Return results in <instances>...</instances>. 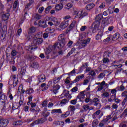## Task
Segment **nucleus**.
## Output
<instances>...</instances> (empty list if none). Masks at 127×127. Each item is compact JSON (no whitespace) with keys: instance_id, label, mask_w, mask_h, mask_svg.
<instances>
[{"instance_id":"1","label":"nucleus","mask_w":127,"mask_h":127,"mask_svg":"<svg viewBox=\"0 0 127 127\" xmlns=\"http://www.w3.org/2000/svg\"><path fill=\"white\" fill-rule=\"evenodd\" d=\"M58 40L62 42V45H61V43H60L55 44L52 47V50H55L57 47L59 48V46H60L61 48H62V47L65 45L66 43V42L65 41V35L64 34H60L58 37Z\"/></svg>"},{"instance_id":"2","label":"nucleus","mask_w":127,"mask_h":127,"mask_svg":"<svg viewBox=\"0 0 127 127\" xmlns=\"http://www.w3.org/2000/svg\"><path fill=\"white\" fill-rule=\"evenodd\" d=\"M103 14H99L98 15L96 16L95 17V20L96 21L94 23V29L93 31V32H94L95 30H98V28H99L100 24H101V21L100 20H102L103 19Z\"/></svg>"},{"instance_id":"3","label":"nucleus","mask_w":127,"mask_h":127,"mask_svg":"<svg viewBox=\"0 0 127 127\" xmlns=\"http://www.w3.org/2000/svg\"><path fill=\"white\" fill-rule=\"evenodd\" d=\"M41 37H42V34L41 33L37 34L35 36L34 40V43L35 44H41L43 42V39Z\"/></svg>"},{"instance_id":"4","label":"nucleus","mask_w":127,"mask_h":127,"mask_svg":"<svg viewBox=\"0 0 127 127\" xmlns=\"http://www.w3.org/2000/svg\"><path fill=\"white\" fill-rule=\"evenodd\" d=\"M69 25V20L64 21V22H62L59 27L57 28V30L59 31H62V30H64L66 27Z\"/></svg>"},{"instance_id":"5","label":"nucleus","mask_w":127,"mask_h":127,"mask_svg":"<svg viewBox=\"0 0 127 127\" xmlns=\"http://www.w3.org/2000/svg\"><path fill=\"white\" fill-rule=\"evenodd\" d=\"M29 101L27 103V105L28 106L31 105V108H38V106L36 105V103L35 102H32V96H30L28 98Z\"/></svg>"},{"instance_id":"6","label":"nucleus","mask_w":127,"mask_h":127,"mask_svg":"<svg viewBox=\"0 0 127 127\" xmlns=\"http://www.w3.org/2000/svg\"><path fill=\"white\" fill-rule=\"evenodd\" d=\"M48 20H49V21H52V22H53V23L54 24V25H55V26H58V25L60 24V22L58 21V20L57 19L56 17L53 16L49 17Z\"/></svg>"},{"instance_id":"7","label":"nucleus","mask_w":127,"mask_h":127,"mask_svg":"<svg viewBox=\"0 0 127 127\" xmlns=\"http://www.w3.org/2000/svg\"><path fill=\"white\" fill-rule=\"evenodd\" d=\"M88 13L85 10H81L79 12V15H77L75 16L76 18H83L84 16H87Z\"/></svg>"},{"instance_id":"8","label":"nucleus","mask_w":127,"mask_h":127,"mask_svg":"<svg viewBox=\"0 0 127 127\" xmlns=\"http://www.w3.org/2000/svg\"><path fill=\"white\" fill-rule=\"evenodd\" d=\"M111 53H109V52H105L104 54L103 62L104 64L109 63L110 62V60L108 59V57H109Z\"/></svg>"},{"instance_id":"9","label":"nucleus","mask_w":127,"mask_h":127,"mask_svg":"<svg viewBox=\"0 0 127 127\" xmlns=\"http://www.w3.org/2000/svg\"><path fill=\"white\" fill-rule=\"evenodd\" d=\"M9 124V120L7 119L0 120V127H6Z\"/></svg>"},{"instance_id":"10","label":"nucleus","mask_w":127,"mask_h":127,"mask_svg":"<svg viewBox=\"0 0 127 127\" xmlns=\"http://www.w3.org/2000/svg\"><path fill=\"white\" fill-rule=\"evenodd\" d=\"M60 3L55 6L56 10H60L63 8V3L66 1V0H60Z\"/></svg>"},{"instance_id":"11","label":"nucleus","mask_w":127,"mask_h":127,"mask_svg":"<svg viewBox=\"0 0 127 127\" xmlns=\"http://www.w3.org/2000/svg\"><path fill=\"white\" fill-rule=\"evenodd\" d=\"M111 38L113 41H120V39H122V37H121V35L117 32L114 34L113 36H111Z\"/></svg>"},{"instance_id":"12","label":"nucleus","mask_w":127,"mask_h":127,"mask_svg":"<svg viewBox=\"0 0 127 127\" xmlns=\"http://www.w3.org/2000/svg\"><path fill=\"white\" fill-rule=\"evenodd\" d=\"M45 122V120L43 118H42L41 119H38V120L35 121L33 122L30 125V127H33L35 125H38L39 124H42L43 123H44Z\"/></svg>"},{"instance_id":"13","label":"nucleus","mask_w":127,"mask_h":127,"mask_svg":"<svg viewBox=\"0 0 127 127\" xmlns=\"http://www.w3.org/2000/svg\"><path fill=\"white\" fill-rule=\"evenodd\" d=\"M11 81H12L13 86L15 87L17 84V81H18V80L17 79V78H16V76L13 75L11 76L9 82H10Z\"/></svg>"},{"instance_id":"14","label":"nucleus","mask_w":127,"mask_h":127,"mask_svg":"<svg viewBox=\"0 0 127 127\" xmlns=\"http://www.w3.org/2000/svg\"><path fill=\"white\" fill-rule=\"evenodd\" d=\"M76 99H79L80 102H83L84 99H85V92L84 91L81 92L79 93V95H78L77 96Z\"/></svg>"},{"instance_id":"15","label":"nucleus","mask_w":127,"mask_h":127,"mask_svg":"<svg viewBox=\"0 0 127 127\" xmlns=\"http://www.w3.org/2000/svg\"><path fill=\"white\" fill-rule=\"evenodd\" d=\"M37 79L40 83H42L46 80V77L44 74H40L38 76Z\"/></svg>"},{"instance_id":"16","label":"nucleus","mask_w":127,"mask_h":127,"mask_svg":"<svg viewBox=\"0 0 127 127\" xmlns=\"http://www.w3.org/2000/svg\"><path fill=\"white\" fill-rule=\"evenodd\" d=\"M90 41H91V38H88L86 40H82L81 43L80 44V46H81V47L82 48L87 46V44H88V43H90Z\"/></svg>"},{"instance_id":"17","label":"nucleus","mask_w":127,"mask_h":127,"mask_svg":"<svg viewBox=\"0 0 127 127\" xmlns=\"http://www.w3.org/2000/svg\"><path fill=\"white\" fill-rule=\"evenodd\" d=\"M96 6V5L94 3H90L86 5L85 8L87 10H91Z\"/></svg>"},{"instance_id":"18","label":"nucleus","mask_w":127,"mask_h":127,"mask_svg":"<svg viewBox=\"0 0 127 127\" xmlns=\"http://www.w3.org/2000/svg\"><path fill=\"white\" fill-rule=\"evenodd\" d=\"M38 24L39 26H41V27H43L44 28H46V27L48 26L47 24H46V22L44 20H41L40 21H39Z\"/></svg>"},{"instance_id":"19","label":"nucleus","mask_w":127,"mask_h":127,"mask_svg":"<svg viewBox=\"0 0 127 127\" xmlns=\"http://www.w3.org/2000/svg\"><path fill=\"white\" fill-rule=\"evenodd\" d=\"M103 35H104V32L103 31H99L95 37L96 40H100V39H101Z\"/></svg>"},{"instance_id":"20","label":"nucleus","mask_w":127,"mask_h":127,"mask_svg":"<svg viewBox=\"0 0 127 127\" xmlns=\"http://www.w3.org/2000/svg\"><path fill=\"white\" fill-rule=\"evenodd\" d=\"M114 65H112L113 68L114 69H118V68H121L123 66L122 64H119V62L115 61L113 63Z\"/></svg>"},{"instance_id":"21","label":"nucleus","mask_w":127,"mask_h":127,"mask_svg":"<svg viewBox=\"0 0 127 127\" xmlns=\"http://www.w3.org/2000/svg\"><path fill=\"white\" fill-rule=\"evenodd\" d=\"M64 95L69 100L72 98V96L70 95L69 94V91H67V90H64L63 92Z\"/></svg>"},{"instance_id":"22","label":"nucleus","mask_w":127,"mask_h":127,"mask_svg":"<svg viewBox=\"0 0 127 127\" xmlns=\"http://www.w3.org/2000/svg\"><path fill=\"white\" fill-rule=\"evenodd\" d=\"M0 34H1V37H4L2 38V40L4 39V31H3L2 27V24H1V21L0 20Z\"/></svg>"},{"instance_id":"23","label":"nucleus","mask_w":127,"mask_h":127,"mask_svg":"<svg viewBox=\"0 0 127 127\" xmlns=\"http://www.w3.org/2000/svg\"><path fill=\"white\" fill-rule=\"evenodd\" d=\"M53 92L54 94H57V92L60 89V85L57 84L56 86H53Z\"/></svg>"},{"instance_id":"24","label":"nucleus","mask_w":127,"mask_h":127,"mask_svg":"<svg viewBox=\"0 0 127 127\" xmlns=\"http://www.w3.org/2000/svg\"><path fill=\"white\" fill-rule=\"evenodd\" d=\"M85 77L84 74H81L79 76H77L75 79H74V83H77V82H79L80 79H83Z\"/></svg>"},{"instance_id":"25","label":"nucleus","mask_w":127,"mask_h":127,"mask_svg":"<svg viewBox=\"0 0 127 127\" xmlns=\"http://www.w3.org/2000/svg\"><path fill=\"white\" fill-rule=\"evenodd\" d=\"M31 67H32V68H34L35 69H38V68H39V64H38V63L37 62L33 63L31 64Z\"/></svg>"},{"instance_id":"26","label":"nucleus","mask_w":127,"mask_h":127,"mask_svg":"<svg viewBox=\"0 0 127 127\" xmlns=\"http://www.w3.org/2000/svg\"><path fill=\"white\" fill-rule=\"evenodd\" d=\"M100 114H101V110L97 111L92 115L93 119H97V118H98V116H99Z\"/></svg>"},{"instance_id":"27","label":"nucleus","mask_w":127,"mask_h":127,"mask_svg":"<svg viewBox=\"0 0 127 127\" xmlns=\"http://www.w3.org/2000/svg\"><path fill=\"white\" fill-rule=\"evenodd\" d=\"M68 102V100L66 99H63L60 103V106H61V107H63V106H65L66 104H67Z\"/></svg>"},{"instance_id":"28","label":"nucleus","mask_w":127,"mask_h":127,"mask_svg":"<svg viewBox=\"0 0 127 127\" xmlns=\"http://www.w3.org/2000/svg\"><path fill=\"white\" fill-rule=\"evenodd\" d=\"M62 114V111H61V109H53L52 110L51 114Z\"/></svg>"},{"instance_id":"29","label":"nucleus","mask_w":127,"mask_h":127,"mask_svg":"<svg viewBox=\"0 0 127 127\" xmlns=\"http://www.w3.org/2000/svg\"><path fill=\"white\" fill-rule=\"evenodd\" d=\"M61 78H62V76L60 77H56L55 78L53 79V83L54 84H57V83H59V81L61 80Z\"/></svg>"},{"instance_id":"30","label":"nucleus","mask_w":127,"mask_h":127,"mask_svg":"<svg viewBox=\"0 0 127 127\" xmlns=\"http://www.w3.org/2000/svg\"><path fill=\"white\" fill-rule=\"evenodd\" d=\"M9 17V14L8 13L4 14L2 16V20H4V21H5V20H7L8 19Z\"/></svg>"},{"instance_id":"31","label":"nucleus","mask_w":127,"mask_h":127,"mask_svg":"<svg viewBox=\"0 0 127 127\" xmlns=\"http://www.w3.org/2000/svg\"><path fill=\"white\" fill-rule=\"evenodd\" d=\"M68 111H70V112H71L72 113H74L75 111L76 110V108L73 105H70L68 107Z\"/></svg>"},{"instance_id":"32","label":"nucleus","mask_w":127,"mask_h":127,"mask_svg":"<svg viewBox=\"0 0 127 127\" xmlns=\"http://www.w3.org/2000/svg\"><path fill=\"white\" fill-rule=\"evenodd\" d=\"M30 112H32V113H39L40 112V109L37 107L36 109H33V108H32L30 109Z\"/></svg>"},{"instance_id":"33","label":"nucleus","mask_w":127,"mask_h":127,"mask_svg":"<svg viewBox=\"0 0 127 127\" xmlns=\"http://www.w3.org/2000/svg\"><path fill=\"white\" fill-rule=\"evenodd\" d=\"M99 124V120L98 119H95L92 124V127H97V125Z\"/></svg>"},{"instance_id":"34","label":"nucleus","mask_w":127,"mask_h":127,"mask_svg":"<svg viewBox=\"0 0 127 127\" xmlns=\"http://www.w3.org/2000/svg\"><path fill=\"white\" fill-rule=\"evenodd\" d=\"M45 31L48 33H54V32L55 31V29L54 28H47L46 29Z\"/></svg>"},{"instance_id":"35","label":"nucleus","mask_w":127,"mask_h":127,"mask_svg":"<svg viewBox=\"0 0 127 127\" xmlns=\"http://www.w3.org/2000/svg\"><path fill=\"white\" fill-rule=\"evenodd\" d=\"M117 90H118V91H121L122 92H123V91H125L126 90V87H125L124 85L122 84L120 86V87H117Z\"/></svg>"},{"instance_id":"36","label":"nucleus","mask_w":127,"mask_h":127,"mask_svg":"<svg viewBox=\"0 0 127 127\" xmlns=\"http://www.w3.org/2000/svg\"><path fill=\"white\" fill-rule=\"evenodd\" d=\"M20 125H22V121H17L13 122V126H20Z\"/></svg>"},{"instance_id":"37","label":"nucleus","mask_w":127,"mask_h":127,"mask_svg":"<svg viewBox=\"0 0 127 127\" xmlns=\"http://www.w3.org/2000/svg\"><path fill=\"white\" fill-rule=\"evenodd\" d=\"M70 115V112L66 111L65 113L61 115L62 118H67Z\"/></svg>"},{"instance_id":"38","label":"nucleus","mask_w":127,"mask_h":127,"mask_svg":"<svg viewBox=\"0 0 127 127\" xmlns=\"http://www.w3.org/2000/svg\"><path fill=\"white\" fill-rule=\"evenodd\" d=\"M86 33H83V34H82V35H80L79 36L80 39H81L82 41L85 40V39H86Z\"/></svg>"},{"instance_id":"39","label":"nucleus","mask_w":127,"mask_h":127,"mask_svg":"<svg viewBox=\"0 0 127 127\" xmlns=\"http://www.w3.org/2000/svg\"><path fill=\"white\" fill-rule=\"evenodd\" d=\"M119 127H127V121L122 122L120 124Z\"/></svg>"},{"instance_id":"40","label":"nucleus","mask_w":127,"mask_h":127,"mask_svg":"<svg viewBox=\"0 0 127 127\" xmlns=\"http://www.w3.org/2000/svg\"><path fill=\"white\" fill-rule=\"evenodd\" d=\"M47 103H48V101L47 100H44L42 102L41 105H42V107L43 108L47 107Z\"/></svg>"},{"instance_id":"41","label":"nucleus","mask_w":127,"mask_h":127,"mask_svg":"<svg viewBox=\"0 0 127 127\" xmlns=\"http://www.w3.org/2000/svg\"><path fill=\"white\" fill-rule=\"evenodd\" d=\"M114 8H115V7L114 6H111L109 7L108 11L109 13H110V14H112V13H114Z\"/></svg>"},{"instance_id":"42","label":"nucleus","mask_w":127,"mask_h":127,"mask_svg":"<svg viewBox=\"0 0 127 127\" xmlns=\"http://www.w3.org/2000/svg\"><path fill=\"white\" fill-rule=\"evenodd\" d=\"M72 6H73V4L71 3H68L65 5V8H66V9H70Z\"/></svg>"},{"instance_id":"43","label":"nucleus","mask_w":127,"mask_h":127,"mask_svg":"<svg viewBox=\"0 0 127 127\" xmlns=\"http://www.w3.org/2000/svg\"><path fill=\"white\" fill-rule=\"evenodd\" d=\"M101 97L102 98H108V97H110V94L108 92H104L101 95Z\"/></svg>"},{"instance_id":"44","label":"nucleus","mask_w":127,"mask_h":127,"mask_svg":"<svg viewBox=\"0 0 127 127\" xmlns=\"http://www.w3.org/2000/svg\"><path fill=\"white\" fill-rule=\"evenodd\" d=\"M18 91H19V92H21V94H24V92H25L24 89H23V87H22V86H19L18 88Z\"/></svg>"},{"instance_id":"45","label":"nucleus","mask_w":127,"mask_h":127,"mask_svg":"<svg viewBox=\"0 0 127 127\" xmlns=\"http://www.w3.org/2000/svg\"><path fill=\"white\" fill-rule=\"evenodd\" d=\"M75 51H76V49L75 48L71 49V51L67 54V56H70V55L73 54Z\"/></svg>"},{"instance_id":"46","label":"nucleus","mask_w":127,"mask_h":127,"mask_svg":"<svg viewBox=\"0 0 127 127\" xmlns=\"http://www.w3.org/2000/svg\"><path fill=\"white\" fill-rule=\"evenodd\" d=\"M88 122L84 123L83 124H81L77 127H87L88 126Z\"/></svg>"},{"instance_id":"47","label":"nucleus","mask_w":127,"mask_h":127,"mask_svg":"<svg viewBox=\"0 0 127 127\" xmlns=\"http://www.w3.org/2000/svg\"><path fill=\"white\" fill-rule=\"evenodd\" d=\"M34 91H33V89L32 88H30L29 89H27L26 90L25 93L26 94H32V93H33Z\"/></svg>"},{"instance_id":"48","label":"nucleus","mask_w":127,"mask_h":127,"mask_svg":"<svg viewBox=\"0 0 127 127\" xmlns=\"http://www.w3.org/2000/svg\"><path fill=\"white\" fill-rule=\"evenodd\" d=\"M104 7H106V2H103L101 3L99 5V8H100L101 9H103Z\"/></svg>"},{"instance_id":"49","label":"nucleus","mask_w":127,"mask_h":127,"mask_svg":"<svg viewBox=\"0 0 127 127\" xmlns=\"http://www.w3.org/2000/svg\"><path fill=\"white\" fill-rule=\"evenodd\" d=\"M35 28L34 27H31L29 30V33H34Z\"/></svg>"},{"instance_id":"50","label":"nucleus","mask_w":127,"mask_h":127,"mask_svg":"<svg viewBox=\"0 0 127 127\" xmlns=\"http://www.w3.org/2000/svg\"><path fill=\"white\" fill-rule=\"evenodd\" d=\"M111 38H112V36L110 37H108L107 38L104 40V42H105L106 43H108L111 41Z\"/></svg>"},{"instance_id":"51","label":"nucleus","mask_w":127,"mask_h":127,"mask_svg":"<svg viewBox=\"0 0 127 127\" xmlns=\"http://www.w3.org/2000/svg\"><path fill=\"white\" fill-rule=\"evenodd\" d=\"M83 108L85 111H88V110H90V108H93V107H90L89 105H84Z\"/></svg>"},{"instance_id":"52","label":"nucleus","mask_w":127,"mask_h":127,"mask_svg":"<svg viewBox=\"0 0 127 127\" xmlns=\"http://www.w3.org/2000/svg\"><path fill=\"white\" fill-rule=\"evenodd\" d=\"M18 0H16L13 5V8H16V7L18 6V2H17Z\"/></svg>"},{"instance_id":"53","label":"nucleus","mask_w":127,"mask_h":127,"mask_svg":"<svg viewBox=\"0 0 127 127\" xmlns=\"http://www.w3.org/2000/svg\"><path fill=\"white\" fill-rule=\"evenodd\" d=\"M77 91L78 87H77V86H75L71 89V92H72V93H76Z\"/></svg>"},{"instance_id":"54","label":"nucleus","mask_w":127,"mask_h":127,"mask_svg":"<svg viewBox=\"0 0 127 127\" xmlns=\"http://www.w3.org/2000/svg\"><path fill=\"white\" fill-rule=\"evenodd\" d=\"M4 9V5H3V4H2L1 1H0V11L3 10Z\"/></svg>"},{"instance_id":"55","label":"nucleus","mask_w":127,"mask_h":127,"mask_svg":"<svg viewBox=\"0 0 127 127\" xmlns=\"http://www.w3.org/2000/svg\"><path fill=\"white\" fill-rule=\"evenodd\" d=\"M42 114L44 117H48V116H49V115H50V113L49 112H43Z\"/></svg>"},{"instance_id":"56","label":"nucleus","mask_w":127,"mask_h":127,"mask_svg":"<svg viewBox=\"0 0 127 127\" xmlns=\"http://www.w3.org/2000/svg\"><path fill=\"white\" fill-rule=\"evenodd\" d=\"M89 75H91V76H96V72H95V70H90Z\"/></svg>"},{"instance_id":"57","label":"nucleus","mask_w":127,"mask_h":127,"mask_svg":"<svg viewBox=\"0 0 127 127\" xmlns=\"http://www.w3.org/2000/svg\"><path fill=\"white\" fill-rule=\"evenodd\" d=\"M16 54H17V52H16L15 50H13L11 52V55H12L13 57L16 56Z\"/></svg>"},{"instance_id":"58","label":"nucleus","mask_w":127,"mask_h":127,"mask_svg":"<svg viewBox=\"0 0 127 127\" xmlns=\"http://www.w3.org/2000/svg\"><path fill=\"white\" fill-rule=\"evenodd\" d=\"M71 18V16L69 15H66L64 17V21H66L67 20Z\"/></svg>"},{"instance_id":"59","label":"nucleus","mask_w":127,"mask_h":127,"mask_svg":"<svg viewBox=\"0 0 127 127\" xmlns=\"http://www.w3.org/2000/svg\"><path fill=\"white\" fill-rule=\"evenodd\" d=\"M87 29V26H82L80 28V31L83 32L85 31Z\"/></svg>"},{"instance_id":"60","label":"nucleus","mask_w":127,"mask_h":127,"mask_svg":"<svg viewBox=\"0 0 127 127\" xmlns=\"http://www.w3.org/2000/svg\"><path fill=\"white\" fill-rule=\"evenodd\" d=\"M43 10H44V7H43V6L40 7L39 8L38 12L39 13H42V12L43 11Z\"/></svg>"},{"instance_id":"61","label":"nucleus","mask_w":127,"mask_h":127,"mask_svg":"<svg viewBox=\"0 0 127 127\" xmlns=\"http://www.w3.org/2000/svg\"><path fill=\"white\" fill-rule=\"evenodd\" d=\"M71 105H76L77 104V99H74L70 101Z\"/></svg>"},{"instance_id":"62","label":"nucleus","mask_w":127,"mask_h":127,"mask_svg":"<svg viewBox=\"0 0 127 127\" xmlns=\"http://www.w3.org/2000/svg\"><path fill=\"white\" fill-rule=\"evenodd\" d=\"M88 66L89 64H88V63H86L84 64H82V65L81 66V68H86Z\"/></svg>"},{"instance_id":"63","label":"nucleus","mask_w":127,"mask_h":127,"mask_svg":"<svg viewBox=\"0 0 127 127\" xmlns=\"http://www.w3.org/2000/svg\"><path fill=\"white\" fill-rule=\"evenodd\" d=\"M76 23H77V21H76L75 20L73 21L71 24H70V27H74V26L76 25Z\"/></svg>"},{"instance_id":"64","label":"nucleus","mask_w":127,"mask_h":127,"mask_svg":"<svg viewBox=\"0 0 127 127\" xmlns=\"http://www.w3.org/2000/svg\"><path fill=\"white\" fill-rule=\"evenodd\" d=\"M84 102L85 103H89V102H92V99H91V98H90V97H87L85 99Z\"/></svg>"}]
</instances>
